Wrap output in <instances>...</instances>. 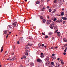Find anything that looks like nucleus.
<instances>
[{"label": "nucleus", "instance_id": "37998d69", "mask_svg": "<svg viewBox=\"0 0 67 67\" xmlns=\"http://www.w3.org/2000/svg\"><path fill=\"white\" fill-rule=\"evenodd\" d=\"M58 48V47H57V46L55 47L54 48H55V49H56V48Z\"/></svg>", "mask_w": 67, "mask_h": 67}, {"label": "nucleus", "instance_id": "e433bc0d", "mask_svg": "<svg viewBox=\"0 0 67 67\" xmlns=\"http://www.w3.org/2000/svg\"><path fill=\"white\" fill-rule=\"evenodd\" d=\"M51 49H54V48L53 47H51Z\"/></svg>", "mask_w": 67, "mask_h": 67}, {"label": "nucleus", "instance_id": "f704fd0d", "mask_svg": "<svg viewBox=\"0 0 67 67\" xmlns=\"http://www.w3.org/2000/svg\"><path fill=\"white\" fill-rule=\"evenodd\" d=\"M51 64L52 65H54V62H51Z\"/></svg>", "mask_w": 67, "mask_h": 67}, {"label": "nucleus", "instance_id": "7c9ffc66", "mask_svg": "<svg viewBox=\"0 0 67 67\" xmlns=\"http://www.w3.org/2000/svg\"><path fill=\"white\" fill-rule=\"evenodd\" d=\"M49 12H51V11H52V10L51 9H49Z\"/></svg>", "mask_w": 67, "mask_h": 67}, {"label": "nucleus", "instance_id": "338daca9", "mask_svg": "<svg viewBox=\"0 0 67 67\" xmlns=\"http://www.w3.org/2000/svg\"><path fill=\"white\" fill-rule=\"evenodd\" d=\"M44 47H46V46H44Z\"/></svg>", "mask_w": 67, "mask_h": 67}, {"label": "nucleus", "instance_id": "680f3d73", "mask_svg": "<svg viewBox=\"0 0 67 67\" xmlns=\"http://www.w3.org/2000/svg\"><path fill=\"white\" fill-rule=\"evenodd\" d=\"M62 10H63V11H64V9L63 8V9H62Z\"/></svg>", "mask_w": 67, "mask_h": 67}, {"label": "nucleus", "instance_id": "a19ab883", "mask_svg": "<svg viewBox=\"0 0 67 67\" xmlns=\"http://www.w3.org/2000/svg\"><path fill=\"white\" fill-rule=\"evenodd\" d=\"M42 35H45V34H44V33H43V32L42 33Z\"/></svg>", "mask_w": 67, "mask_h": 67}, {"label": "nucleus", "instance_id": "c03bdc74", "mask_svg": "<svg viewBox=\"0 0 67 67\" xmlns=\"http://www.w3.org/2000/svg\"><path fill=\"white\" fill-rule=\"evenodd\" d=\"M17 44H20L19 43V41H18V42H17Z\"/></svg>", "mask_w": 67, "mask_h": 67}, {"label": "nucleus", "instance_id": "39448f33", "mask_svg": "<svg viewBox=\"0 0 67 67\" xmlns=\"http://www.w3.org/2000/svg\"><path fill=\"white\" fill-rule=\"evenodd\" d=\"M37 61L38 63H42V60L40 59H38L37 60Z\"/></svg>", "mask_w": 67, "mask_h": 67}, {"label": "nucleus", "instance_id": "9d476101", "mask_svg": "<svg viewBox=\"0 0 67 67\" xmlns=\"http://www.w3.org/2000/svg\"><path fill=\"white\" fill-rule=\"evenodd\" d=\"M60 61L61 62V63L62 65H64V63L63 62V60H60Z\"/></svg>", "mask_w": 67, "mask_h": 67}, {"label": "nucleus", "instance_id": "864d4df0", "mask_svg": "<svg viewBox=\"0 0 67 67\" xmlns=\"http://www.w3.org/2000/svg\"><path fill=\"white\" fill-rule=\"evenodd\" d=\"M52 58H53V59H55V58H56V57H52Z\"/></svg>", "mask_w": 67, "mask_h": 67}, {"label": "nucleus", "instance_id": "49530a36", "mask_svg": "<svg viewBox=\"0 0 67 67\" xmlns=\"http://www.w3.org/2000/svg\"><path fill=\"white\" fill-rule=\"evenodd\" d=\"M47 9H49V7L48 6H47Z\"/></svg>", "mask_w": 67, "mask_h": 67}, {"label": "nucleus", "instance_id": "b1692460", "mask_svg": "<svg viewBox=\"0 0 67 67\" xmlns=\"http://www.w3.org/2000/svg\"><path fill=\"white\" fill-rule=\"evenodd\" d=\"M51 29H54V28H53V27L51 26H50V27Z\"/></svg>", "mask_w": 67, "mask_h": 67}, {"label": "nucleus", "instance_id": "423d86ee", "mask_svg": "<svg viewBox=\"0 0 67 67\" xmlns=\"http://www.w3.org/2000/svg\"><path fill=\"white\" fill-rule=\"evenodd\" d=\"M52 21L50 20H48L47 21V24H50V23H51Z\"/></svg>", "mask_w": 67, "mask_h": 67}, {"label": "nucleus", "instance_id": "c756f323", "mask_svg": "<svg viewBox=\"0 0 67 67\" xmlns=\"http://www.w3.org/2000/svg\"><path fill=\"white\" fill-rule=\"evenodd\" d=\"M25 54L26 55H28V53H27L26 52L25 53Z\"/></svg>", "mask_w": 67, "mask_h": 67}, {"label": "nucleus", "instance_id": "e2e57ef3", "mask_svg": "<svg viewBox=\"0 0 67 67\" xmlns=\"http://www.w3.org/2000/svg\"><path fill=\"white\" fill-rule=\"evenodd\" d=\"M49 0H47V2H48V1H49Z\"/></svg>", "mask_w": 67, "mask_h": 67}, {"label": "nucleus", "instance_id": "a211bd4d", "mask_svg": "<svg viewBox=\"0 0 67 67\" xmlns=\"http://www.w3.org/2000/svg\"><path fill=\"white\" fill-rule=\"evenodd\" d=\"M40 1H37L36 2V4H40Z\"/></svg>", "mask_w": 67, "mask_h": 67}, {"label": "nucleus", "instance_id": "5701e85b", "mask_svg": "<svg viewBox=\"0 0 67 67\" xmlns=\"http://www.w3.org/2000/svg\"><path fill=\"white\" fill-rule=\"evenodd\" d=\"M23 58H24V59H25V58H26V57H25V56L23 55Z\"/></svg>", "mask_w": 67, "mask_h": 67}, {"label": "nucleus", "instance_id": "69168bd1", "mask_svg": "<svg viewBox=\"0 0 67 67\" xmlns=\"http://www.w3.org/2000/svg\"><path fill=\"white\" fill-rule=\"evenodd\" d=\"M11 32H9V34H11Z\"/></svg>", "mask_w": 67, "mask_h": 67}, {"label": "nucleus", "instance_id": "7ed1b4c3", "mask_svg": "<svg viewBox=\"0 0 67 67\" xmlns=\"http://www.w3.org/2000/svg\"><path fill=\"white\" fill-rule=\"evenodd\" d=\"M8 59L7 60H10V61H14V60L15 59V57H14L11 59Z\"/></svg>", "mask_w": 67, "mask_h": 67}, {"label": "nucleus", "instance_id": "6ab92c4d", "mask_svg": "<svg viewBox=\"0 0 67 67\" xmlns=\"http://www.w3.org/2000/svg\"><path fill=\"white\" fill-rule=\"evenodd\" d=\"M43 23H45V22H46V20H45L44 19H43Z\"/></svg>", "mask_w": 67, "mask_h": 67}, {"label": "nucleus", "instance_id": "1a4fd4ad", "mask_svg": "<svg viewBox=\"0 0 67 67\" xmlns=\"http://www.w3.org/2000/svg\"><path fill=\"white\" fill-rule=\"evenodd\" d=\"M63 40L64 42H67V39H66V38H63Z\"/></svg>", "mask_w": 67, "mask_h": 67}, {"label": "nucleus", "instance_id": "8fccbe9b", "mask_svg": "<svg viewBox=\"0 0 67 67\" xmlns=\"http://www.w3.org/2000/svg\"><path fill=\"white\" fill-rule=\"evenodd\" d=\"M42 47H43V46H44V44H42Z\"/></svg>", "mask_w": 67, "mask_h": 67}, {"label": "nucleus", "instance_id": "4d7b16f0", "mask_svg": "<svg viewBox=\"0 0 67 67\" xmlns=\"http://www.w3.org/2000/svg\"><path fill=\"white\" fill-rule=\"evenodd\" d=\"M58 60H59V58H58L57 59Z\"/></svg>", "mask_w": 67, "mask_h": 67}, {"label": "nucleus", "instance_id": "de8ad7c7", "mask_svg": "<svg viewBox=\"0 0 67 67\" xmlns=\"http://www.w3.org/2000/svg\"><path fill=\"white\" fill-rule=\"evenodd\" d=\"M25 51V52H29V50H26Z\"/></svg>", "mask_w": 67, "mask_h": 67}, {"label": "nucleus", "instance_id": "3c124183", "mask_svg": "<svg viewBox=\"0 0 67 67\" xmlns=\"http://www.w3.org/2000/svg\"><path fill=\"white\" fill-rule=\"evenodd\" d=\"M56 22H59V21L57 20V21H56Z\"/></svg>", "mask_w": 67, "mask_h": 67}, {"label": "nucleus", "instance_id": "412c9836", "mask_svg": "<svg viewBox=\"0 0 67 67\" xmlns=\"http://www.w3.org/2000/svg\"><path fill=\"white\" fill-rule=\"evenodd\" d=\"M46 60L47 61L49 60V58L48 57H47V58Z\"/></svg>", "mask_w": 67, "mask_h": 67}, {"label": "nucleus", "instance_id": "6e6d98bb", "mask_svg": "<svg viewBox=\"0 0 67 67\" xmlns=\"http://www.w3.org/2000/svg\"><path fill=\"white\" fill-rule=\"evenodd\" d=\"M12 55H14V53H12Z\"/></svg>", "mask_w": 67, "mask_h": 67}, {"label": "nucleus", "instance_id": "f03ea898", "mask_svg": "<svg viewBox=\"0 0 67 67\" xmlns=\"http://www.w3.org/2000/svg\"><path fill=\"white\" fill-rule=\"evenodd\" d=\"M19 41L21 43H23V38L22 37H21L20 38Z\"/></svg>", "mask_w": 67, "mask_h": 67}, {"label": "nucleus", "instance_id": "5fc2aeb1", "mask_svg": "<svg viewBox=\"0 0 67 67\" xmlns=\"http://www.w3.org/2000/svg\"><path fill=\"white\" fill-rule=\"evenodd\" d=\"M54 39V37H53L52 38V40H53Z\"/></svg>", "mask_w": 67, "mask_h": 67}, {"label": "nucleus", "instance_id": "58836bf2", "mask_svg": "<svg viewBox=\"0 0 67 67\" xmlns=\"http://www.w3.org/2000/svg\"><path fill=\"white\" fill-rule=\"evenodd\" d=\"M63 54L64 55H65L66 54V52H64L63 53Z\"/></svg>", "mask_w": 67, "mask_h": 67}, {"label": "nucleus", "instance_id": "ddd939ff", "mask_svg": "<svg viewBox=\"0 0 67 67\" xmlns=\"http://www.w3.org/2000/svg\"><path fill=\"white\" fill-rule=\"evenodd\" d=\"M3 46H2V48L1 50V52H2L3 51Z\"/></svg>", "mask_w": 67, "mask_h": 67}, {"label": "nucleus", "instance_id": "a18cd8bd", "mask_svg": "<svg viewBox=\"0 0 67 67\" xmlns=\"http://www.w3.org/2000/svg\"><path fill=\"white\" fill-rule=\"evenodd\" d=\"M60 34V32H57V34Z\"/></svg>", "mask_w": 67, "mask_h": 67}, {"label": "nucleus", "instance_id": "c85d7f7f", "mask_svg": "<svg viewBox=\"0 0 67 67\" xmlns=\"http://www.w3.org/2000/svg\"><path fill=\"white\" fill-rule=\"evenodd\" d=\"M56 2H57V0H55L54 1V2L55 3H56Z\"/></svg>", "mask_w": 67, "mask_h": 67}, {"label": "nucleus", "instance_id": "ea45409f", "mask_svg": "<svg viewBox=\"0 0 67 67\" xmlns=\"http://www.w3.org/2000/svg\"><path fill=\"white\" fill-rule=\"evenodd\" d=\"M58 31V30H57L55 31V33H56L57 32V31Z\"/></svg>", "mask_w": 67, "mask_h": 67}, {"label": "nucleus", "instance_id": "c9c22d12", "mask_svg": "<svg viewBox=\"0 0 67 67\" xmlns=\"http://www.w3.org/2000/svg\"><path fill=\"white\" fill-rule=\"evenodd\" d=\"M47 17L48 18V19H49V16H47Z\"/></svg>", "mask_w": 67, "mask_h": 67}, {"label": "nucleus", "instance_id": "09e8293b", "mask_svg": "<svg viewBox=\"0 0 67 67\" xmlns=\"http://www.w3.org/2000/svg\"><path fill=\"white\" fill-rule=\"evenodd\" d=\"M65 22V21H64L63 23V24H64Z\"/></svg>", "mask_w": 67, "mask_h": 67}, {"label": "nucleus", "instance_id": "603ef678", "mask_svg": "<svg viewBox=\"0 0 67 67\" xmlns=\"http://www.w3.org/2000/svg\"><path fill=\"white\" fill-rule=\"evenodd\" d=\"M42 9H43L44 10H45V8H44V7H43L42 8Z\"/></svg>", "mask_w": 67, "mask_h": 67}, {"label": "nucleus", "instance_id": "20e7f679", "mask_svg": "<svg viewBox=\"0 0 67 67\" xmlns=\"http://www.w3.org/2000/svg\"><path fill=\"white\" fill-rule=\"evenodd\" d=\"M11 25H9L8 26L7 28V30L9 31V30L11 29Z\"/></svg>", "mask_w": 67, "mask_h": 67}, {"label": "nucleus", "instance_id": "052dcab7", "mask_svg": "<svg viewBox=\"0 0 67 67\" xmlns=\"http://www.w3.org/2000/svg\"><path fill=\"white\" fill-rule=\"evenodd\" d=\"M29 39H30L31 40V39H32V38H30Z\"/></svg>", "mask_w": 67, "mask_h": 67}, {"label": "nucleus", "instance_id": "13d9d810", "mask_svg": "<svg viewBox=\"0 0 67 67\" xmlns=\"http://www.w3.org/2000/svg\"><path fill=\"white\" fill-rule=\"evenodd\" d=\"M49 34H50V35H51V34H52V33L51 32H50Z\"/></svg>", "mask_w": 67, "mask_h": 67}, {"label": "nucleus", "instance_id": "cd10ccee", "mask_svg": "<svg viewBox=\"0 0 67 67\" xmlns=\"http://www.w3.org/2000/svg\"><path fill=\"white\" fill-rule=\"evenodd\" d=\"M28 45H29V46H32V44H31L30 43H28Z\"/></svg>", "mask_w": 67, "mask_h": 67}, {"label": "nucleus", "instance_id": "4be33fe9", "mask_svg": "<svg viewBox=\"0 0 67 67\" xmlns=\"http://www.w3.org/2000/svg\"><path fill=\"white\" fill-rule=\"evenodd\" d=\"M40 18L41 19H43V16H40Z\"/></svg>", "mask_w": 67, "mask_h": 67}, {"label": "nucleus", "instance_id": "0e129e2a", "mask_svg": "<svg viewBox=\"0 0 67 67\" xmlns=\"http://www.w3.org/2000/svg\"><path fill=\"white\" fill-rule=\"evenodd\" d=\"M41 10H42V11H44V10H43V9H41Z\"/></svg>", "mask_w": 67, "mask_h": 67}, {"label": "nucleus", "instance_id": "393cba45", "mask_svg": "<svg viewBox=\"0 0 67 67\" xmlns=\"http://www.w3.org/2000/svg\"><path fill=\"white\" fill-rule=\"evenodd\" d=\"M57 26H54V29H55V30H56V29H57Z\"/></svg>", "mask_w": 67, "mask_h": 67}, {"label": "nucleus", "instance_id": "f3484780", "mask_svg": "<svg viewBox=\"0 0 67 67\" xmlns=\"http://www.w3.org/2000/svg\"><path fill=\"white\" fill-rule=\"evenodd\" d=\"M56 11V9H54L53 11L52 12V13H55Z\"/></svg>", "mask_w": 67, "mask_h": 67}, {"label": "nucleus", "instance_id": "4468645a", "mask_svg": "<svg viewBox=\"0 0 67 67\" xmlns=\"http://www.w3.org/2000/svg\"><path fill=\"white\" fill-rule=\"evenodd\" d=\"M63 19L64 20H67V18L66 17H64L63 18Z\"/></svg>", "mask_w": 67, "mask_h": 67}, {"label": "nucleus", "instance_id": "0eeeda50", "mask_svg": "<svg viewBox=\"0 0 67 67\" xmlns=\"http://www.w3.org/2000/svg\"><path fill=\"white\" fill-rule=\"evenodd\" d=\"M3 33L4 34H7L8 33V32L7 31H4L3 32Z\"/></svg>", "mask_w": 67, "mask_h": 67}, {"label": "nucleus", "instance_id": "aec40b11", "mask_svg": "<svg viewBox=\"0 0 67 67\" xmlns=\"http://www.w3.org/2000/svg\"><path fill=\"white\" fill-rule=\"evenodd\" d=\"M67 47H66V48L65 50H64V52H66V51H67Z\"/></svg>", "mask_w": 67, "mask_h": 67}, {"label": "nucleus", "instance_id": "4c0bfd02", "mask_svg": "<svg viewBox=\"0 0 67 67\" xmlns=\"http://www.w3.org/2000/svg\"><path fill=\"white\" fill-rule=\"evenodd\" d=\"M9 36V34H8L7 35V36H6V38H7L8 37V36Z\"/></svg>", "mask_w": 67, "mask_h": 67}, {"label": "nucleus", "instance_id": "bf43d9fd", "mask_svg": "<svg viewBox=\"0 0 67 67\" xmlns=\"http://www.w3.org/2000/svg\"><path fill=\"white\" fill-rule=\"evenodd\" d=\"M27 1V0H25V2H26V1Z\"/></svg>", "mask_w": 67, "mask_h": 67}, {"label": "nucleus", "instance_id": "9b49d317", "mask_svg": "<svg viewBox=\"0 0 67 67\" xmlns=\"http://www.w3.org/2000/svg\"><path fill=\"white\" fill-rule=\"evenodd\" d=\"M51 26H53V27H54V23H53L51 25Z\"/></svg>", "mask_w": 67, "mask_h": 67}, {"label": "nucleus", "instance_id": "72a5a7b5", "mask_svg": "<svg viewBox=\"0 0 67 67\" xmlns=\"http://www.w3.org/2000/svg\"><path fill=\"white\" fill-rule=\"evenodd\" d=\"M57 20V19L56 18H55L54 19V21H56V20Z\"/></svg>", "mask_w": 67, "mask_h": 67}, {"label": "nucleus", "instance_id": "dca6fc26", "mask_svg": "<svg viewBox=\"0 0 67 67\" xmlns=\"http://www.w3.org/2000/svg\"><path fill=\"white\" fill-rule=\"evenodd\" d=\"M39 47L41 48H43V47H42V44H40Z\"/></svg>", "mask_w": 67, "mask_h": 67}, {"label": "nucleus", "instance_id": "2eb2a0df", "mask_svg": "<svg viewBox=\"0 0 67 67\" xmlns=\"http://www.w3.org/2000/svg\"><path fill=\"white\" fill-rule=\"evenodd\" d=\"M64 15V13L63 12H62L61 13V15L63 16V15Z\"/></svg>", "mask_w": 67, "mask_h": 67}, {"label": "nucleus", "instance_id": "6e6552de", "mask_svg": "<svg viewBox=\"0 0 67 67\" xmlns=\"http://www.w3.org/2000/svg\"><path fill=\"white\" fill-rule=\"evenodd\" d=\"M41 57H42V58H43V57H44V55L43 54V53H41Z\"/></svg>", "mask_w": 67, "mask_h": 67}, {"label": "nucleus", "instance_id": "f8f14e48", "mask_svg": "<svg viewBox=\"0 0 67 67\" xmlns=\"http://www.w3.org/2000/svg\"><path fill=\"white\" fill-rule=\"evenodd\" d=\"M29 47L28 46H26L25 47V49H29Z\"/></svg>", "mask_w": 67, "mask_h": 67}, {"label": "nucleus", "instance_id": "2f4dec72", "mask_svg": "<svg viewBox=\"0 0 67 67\" xmlns=\"http://www.w3.org/2000/svg\"><path fill=\"white\" fill-rule=\"evenodd\" d=\"M59 21V22H63V20H62L61 19Z\"/></svg>", "mask_w": 67, "mask_h": 67}, {"label": "nucleus", "instance_id": "79ce46f5", "mask_svg": "<svg viewBox=\"0 0 67 67\" xmlns=\"http://www.w3.org/2000/svg\"><path fill=\"white\" fill-rule=\"evenodd\" d=\"M52 56H55V54H52Z\"/></svg>", "mask_w": 67, "mask_h": 67}, {"label": "nucleus", "instance_id": "473e14b6", "mask_svg": "<svg viewBox=\"0 0 67 67\" xmlns=\"http://www.w3.org/2000/svg\"><path fill=\"white\" fill-rule=\"evenodd\" d=\"M57 35L58 36L60 37V34H57Z\"/></svg>", "mask_w": 67, "mask_h": 67}, {"label": "nucleus", "instance_id": "f257e3e1", "mask_svg": "<svg viewBox=\"0 0 67 67\" xmlns=\"http://www.w3.org/2000/svg\"><path fill=\"white\" fill-rule=\"evenodd\" d=\"M13 25L14 26H18V24L16 22L14 23H13Z\"/></svg>", "mask_w": 67, "mask_h": 67}, {"label": "nucleus", "instance_id": "a878e982", "mask_svg": "<svg viewBox=\"0 0 67 67\" xmlns=\"http://www.w3.org/2000/svg\"><path fill=\"white\" fill-rule=\"evenodd\" d=\"M48 38V36H45V38Z\"/></svg>", "mask_w": 67, "mask_h": 67}, {"label": "nucleus", "instance_id": "774afa93", "mask_svg": "<svg viewBox=\"0 0 67 67\" xmlns=\"http://www.w3.org/2000/svg\"><path fill=\"white\" fill-rule=\"evenodd\" d=\"M1 67V65H0V67Z\"/></svg>", "mask_w": 67, "mask_h": 67}, {"label": "nucleus", "instance_id": "bb28decb", "mask_svg": "<svg viewBox=\"0 0 67 67\" xmlns=\"http://www.w3.org/2000/svg\"><path fill=\"white\" fill-rule=\"evenodd\" d=\"M66 46H67V44H65L64 45V47H65Z\"/></svg>", "mask_w": 67, "mask_h": 67}]
</instances>
